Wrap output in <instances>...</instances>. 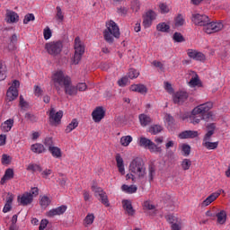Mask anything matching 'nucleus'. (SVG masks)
I'll return each instance as SVG.
<instances>
[{
  "instance_id": "f257e3e1",
  "label": "nucleus",
  "mask_w": 230,
  "mask_h": 230,
  "mask_svg": "<svg viewBox=\"0 0 230 230\" xmlns=\"http://www.w3.org/2000/svg\"><path fill=\"white\" fill-rule=\"evenodd\" d=\"M211 109H213L212 102H208L196 106L190 116V123L193 125H199L202 119L204 121H214L215 112L209 111Z\"/></svg>"
},
{
  "instance_id": "f03ea898",
  "label": "nucleus",
  "mask_w": 230,
  "mask_h": 230,
  "mask_svg": "<svg viewBox=\"0 0 230 230\" xmlns=\"http://www.w3.org/2000/svg\"><path fill=\"white\" fill-rule=\"evenodd\" d=\"M192 22L195 26H203V31L211 35V33H217L224 30V24L218 22H210L209 17L206 14L196 13L192 14Z\"/></svg>"
},
{
  "instance_id": "7ed1b4c3",
  "label": "nucleus",
  "mask_w": 230,
  "mask_h": 230,
  "mask_svg": "<svg viewBox=\"0 0 230 230\" xmlns=\"http://www.w3.org/2000/svg\"><path fill=\"white\" fill-rule=\"evenodd\" d=\"M51 82L58 94H62V89H64L68 84H71V77L64 74L62 70H58L52 75Z\"/></svg>"
},
{
  "instance_id": "20e7f679",
  "label": "nucleus",
  "mask_w": 230,
  "mask_h": 230,
  "mask_svg": "<svg viewBox=\"0 0 230 230\" xmlns=\"http://www.w3.org/2000/svg\"><path fill=\"white\" fill-rule=\"evenodd\" d=\"M120 36L119 27L114 21L106 22V29L103 31V39L110 46L114 42V39H119Z\"/></svg>"
},
{
  "instance_id": "39448f33",
  "label": "nucleus",
  "mask_w": 230,
  "mask_h": 230,
  "mask_svg": "<svg viewBox=\"0 0 230 230\" xmlns=\"http://www.w3.org/2000/svg\"><path fill=\"white\" fill-rule=\"evenodd\" d=\"M129 172L133 173L138 181L146 179V166L141 158H135L129 164Z\"/></svg>"
},
{
  "instance_id": "423d86ee",
  "label": "nucleus",
  "mask_w": 230,
  "mask_h": 230,
  "mask_svg": "<svg viewBox=\"0 0 230 230\" xmlns=\"http://www.w3.org/2000/svg\"><path fill=\"white\" fill-rule=\"evenodd\" d=\"M138 145L142 148H146L147 150H149V152H152L153 154H161V152H163V148H161V146H158L152 140L145 137H140Z\"/></svg>"
},
{
  "instance_id": "0eeeda50",
  "label": "nucleus",
  "mask_w": 230,
  "mask_h": 230,
  "mask_svg": "<svg viewBox=\"0 0 230 230\" xmlns=\"http://www.w3.org/2000/svg\"><path fill=\"white\" fill-rule=\"evenodd\" d=\"M39 195V188L33 187L30 192H25L21 196H18V202L21 206H29L33 202V197Z\"/></svg>"
},
{
  "instance_id": "6e6552de",
  "label": "nucleus",
  "mask_w": 230,
  "mask_h": 230,
  "mask_svg": "<svg viewBox=\"0 0 230 230\" xmlns=\"http://www.w3.org/2000/svg\"><path fill=\"white\" fill-rule=\"evenodd\" d=\"M64 48V45L62 44V41H50L45 44V49L49 55H51V57H57L62 53V49Z\"/></svg>"
},
{
  "instance_id": "1a4fd4ad",
  "label": "nucleus",
  "mask_w": 230,
  "mask_h": 230,
  "mask_svg": "<svg viewBox=\"0 0 230 230\" xmlns=\"http://www.w3.org/2000/svg\"><path fill=\"white\" fill-rule=\"evenodd\" d=\"M75 55H74V64H79L82 60V56L85 53V49L82 46V40H80V37H76L75 40Z\"/></svg>"
},
{
  "instance_id": "9d476101",
  "label": "nucleus",
  "mask_w": 230,
  "mask_h": 230,
  "mask_svg": "<svg viewBox=\"0 0 230 230\" xmlns=\"http://www.w3.org/2000/svg\"><path fill=\"white\" fill-rule=\"evenodd\" d=\"M62 116H64V111H59L57 112V111H55V108L51 107L49 113V119L50 125L54 127H57V125H59L62 119Z\"/></svg>"
},
{
  "instance_id": "9b49d317",
  "label": "nucleus",
  "mask_w": 230,
  "mask_h": 230,
  "mask_svg": "<svg viewBox=\"0 0 230 230\" xmlns=\"http://www.w3.org/2000/svg\"><path fill=\"white\" fill-rule=\"evenodd\" d=\"M155 17H157V14H155V12L152 10L147 11L146 14L143 16L144 28H150V26H152V22L155 21Z\"/></svg>"
},
{
  "instance_id": "f8f14e48",
  "label": "nucleus",
  "mask_w": 230,
  "mask_h": 230,
  "mask_svg": "<svg viewBox=\"0 0 230 230\" xmlns=\"http://www.w3.org/2000/svg\"><path fill=\"white\" fill-rule=\"evenodd\" d=\"M167 221L171 224V230H181L182 229V221L172 215L167 216Z\"/></svg>"
},
{
  "instance_id": "ddd939ff",
  "label": "nucleus",
  "mask_w": 230,
  "mask_h": 230,
  "mask_svg": "<svg viewBox=\"0 0 230 230\" xmlns=\"http://www.w3.org/2000/svg\"><path fill=\"white\" fill-rule=\"evenodd\" d=\"M187 55L190 58H192L193 60H197L198 62H205L206 61V55L202 52H199L195 49H188Z\"/></svg>"
},
{
  "instance_id": "4468645a",
  "label": "nucleus",
  "mask_w": 230,
  "mask_h": 230,
  "mask_svg": "<svg viewBox=\"0 0 230 230\" xmlns=\"http://www.w3.org/2000/svg\"><path fill=\"white\" fill-rule=\"evenodd\" d=\"M5 22L8 24H13L15 22H19V14L17 13L7 9L5 13Z\"/></svg>"
},
{
  "instance_id": "2eb2a0df",
  "label": "nucleus",
  "mask_w": 230,
  "mask_h": 230,
  "mask_svg": "<svg viewBox=\"0 0 230 230\" xmlns=\"http://www.w3.org/2000/svg\"><path fill=\"white\" fill-rule=\"evenodd\" d=\"M93 119L95 123H100L101 119L105 118V111H103V107H97L92 113Z\"/></svg>"
},
{
  "instance_id": "dca6fc26",
  "label": "nucleus",
  "mask_w": 230,
  "mask_h": 230,
  "mask_svg": "<svg viewBox=\"0 0 230 230\" xmlns=\"http://www.w3.org/2000/svg\"><path fill=\"white\" fill-rule=\"evenodd\" d=\"M66 209H67L66 206L58 207V208L50 209L49 212H47V217H49L51 218L53 217H57V215H64V213H66Z\"/></svg>"
},
{
  "instance_id": "f3484780",
  "label": "nucleus",
  "mask_w": 230,
  "mask_h": 230,
  "mask_svg": "<svg viewBox=\"0 0 230 230\" xmlns=\"http://www.w3.org/2000/svg\"><path fill=\"white\" fill-rule=\"evenodd\" d=\"M122 206L127 215H128L129 217H134V215H136V210L134 209V207H132V202L130 200L124 199L122 201Z\"/></svg>"
},
{
  "instance_id": "a211bd4d",
  "label": "nucleus",
  "mask_w": 230,
  "mask_h": 230,
  "mask_svg": "<svg viewBox=\"0 0 230 230\" xmlns=\"http://www.w3.org/2000/svg\"><path fill=\"white\" fill-rule=\"evenodd\" d=\"M180 139H193L199 137V131L185 130L179 134Z\"/></svg>"
},
{
  "instance_id": "6ab92c4d",
  "label": "nucleus",
  "mask_w": 230,
  "mask_h": 230,
  "mask_svg": "<svg viewBox=\"0 0 230 230\" xmlns=\"http://www.w3.org/2000/svg\"><path fill=\"white\" fill-rule=\"evenodd\" d=\"M220 193H224V190H220L219 192H213L212 194H210L203 202H202V206L206 207V206H209V204H211L212 202H215V200H217V199H218V197H220Z\"/></svg>"
},
{
  "instance_id": "aec40b11",
  "label": "nucleus",
  "mask_w": 230,
  "mask_h": 230,
  "mask_svg": "<svg viewBox=\"0 0 230 230\" xmlns=\"http://www.w3.org/2000/svg\"><path fill=\"white\" fill-rule=\"evenodd\" d=\"M188 93L186 92H177L173 97L174 103H182L188 100Z\"/></svg>"
},
{
  "instance_id": "412c9836",
  "label": "nucleus",
  "mask_w": 230,
  "mask_h": 230,
  "mask_svg": "<svg viewBox=\"0 0 230 230\" xmlns=\"http://www.w3.org/2000/svg\"><path fill=\"white\" fill-rule=\"evenodd\" d=\"M13 203V194L8 193L5 200V204L3 208V213H8L12 211V204Z\"/></svg>"
},
{
  "instance_id": "4be33fe9",
  "label": "nucleus",
  "mask_w": 230,
  "mask_h": 230,
  "mask_svg": "<svg viewBox=\"0 0 230 230\" xmlns=\"http://www.w3.org/2000/svg\"><path fill=\"white\" fill-rule=\"evenodd\" d=\"M130 91L133 93H139L140 94H146L148 93V88L145 84H133L130 86Z\"/></svg>"
},
{
  "instance_id": "5701e85b",
  "label": "nucleus",
  "mask_w": 230,
  "mask_h": 230,
  "mask_svg": "<svg viewBox=\"0 0 230 230\" xmlns=\"http://www.w3.org/2000/svg\"><path fill=\"white\" fill-rule=\"evenodd\" d=\"M8 102H13L19 96V91L14 86H11L6 93Z\"/></svg>"
},
{
  "instance_id": "b1692460",
  "label": "nucleus",
  "mask_w": 230,
  "mask_h": 230,
  "mask_svg": "<svg viewBox=\"0 0 230 230\" xmlns=\"http://www.w3.org/2000/svg\"><path fill=\"white\" fill-rule=\"evenodd\" d=\"M115 160H116L117 167L119 169V173H121V175H125V164L123 162V158L121 157V155L117 154L115 156Z\"/></svg>"
},
{
  "instance_id": "393cba45",
  "label": "nucleus",
  "mask_w": 230,
  "mask_h": 230,
  "mask_svg": "<svg viewBox=\"0 0 230 230\" xmlns=\"http://www.w3.org/2000/svg\"><path fill=\"white\" fill-rule=\"evenodd\" d=\"M31 150L34 154H44L46 152V147H44V145L36 143L31 146Z\"/></svg>"
},
{
  "instance_id": "a878e982",
  "label": "nucleus",
  "mask_w": 230,
  "mask_h": 230,
  "mask_svg": "<svg viewBox=\"0 0 230 230\" xmlns=\"http://www.w3.org/2000/svg\"><path fill=\"white\" fill-rule=\"evenodd\" d=\"M12 127H13V119H9L2 123L1 130L2 132H10L12 130Z\"/></svg>"
},
{
  "instance_id": "bb28decb",
  "label": "nucleus",
  "mask_w": 230,
  "mask_h": 230,
  "mask_svg": "<svg viewBox=\"0 0 230 230\" xmlns=\"http://www.w3.org/2000/svg\"><path fill=\"white\" fill-rule=\"evenodd\" d=\"M12 179H13V169L8 168L5 171L4 175L1 179L0 183L4 184L6 182V181H10Z\"/></svg>"
},
{
  "instance_id": "cd10ccee",
  "label": "nucleus",
  "mask_w": 230,
  "mask_h": 230,
  "mask_svg": "<svg viewBox=\"0 0 230 230\" xmlns=\"http://www.w3.org/2000/svg\"><path fill=\"white\" fill-rule=\"evenodd\" d=\"M138 119L142 127H146L152 123V119L146 114H140Z\"/></svg>"
},
{
  "instance_id": "c85d7f7f",
  "label": "nucleus",
  "mask_w": 230,
  "mask_h": 230,
  "mask_svg": "<svg viewBox=\"0 0 230 230\" xmlns=\"http://www.w3.org/2000/svg\"><path fill=\"white\" fill-rule=\"evenodd\" d=\"M216 217L217 218V224H220L221 226H224L227 220V213L226 210H221L217 214H216Z\"/></svg>"
},
{
  "instance_id": "c756f323",
  "label": "nucleus",
  "mask_w": 230,
  "mask_h": 230,
  "mask_svg": "<svg viewBox=\"0 0 230 230\" xmlns=\"http://www.w3.org/2000/svg\"><path fill=\"white\" fill-rule=\"evenodd\" d=\"M63 89H65L66 94H68L69 96H76L78 93L76 87L73 86L71 84H68Z\"/></svg>"
},
{
  "instance_id": "7c9ffc66",
  "label": "nucleus",
  "mask_w": 230,
  "mask_h": 230,
  "mask_svg": "<svg viewBox=\"0 0 230 230\" xmlns=\"http://www.w3.org/2000/svg\"><path fill=\"white\" fill-rule=\"evenodd\" d=\"M78 127V119H73L72 121L66 126L65 132L66 134H69L75 130Z\"/></svg>"
},
{
  "instance_id": "2f4dec72",
  "label": "nucleus",
  "mask_w": 230,
  "mask_h": 230,
  "mask_svg": "<svg viewBox=\"0 0 230 230\" xmlns=\"http://www.w3.org/2000/svg\"><path fill=\"white\" fill-rule=\"evenodd\" d=\"M121 190L122 191H125V193H129V194H132V193H136V191H137V187L136 185H127V184H123L121 186Z\"/></svg>"
},
{
  "instance_id": "473e14b6",
  "label": "nucleus",
  "mask_w": 230,
  "mask_h": 230,
  "mask_svg": "<svg viewBox=\"0 0 230 230\" xmlns=\"http://www.w3.org/2000/svg\"><path fill=\"white\" fill-rule=\"evenodd\" d=\"M156 30L162 33H168L170 31V25L166 24V22H160L156 25Z\"/></svg>"
},
{
  "instance_id": "72a5a7b5",
  "label": "nucleus",
  "mask_w": 230,
  "mask_h": 230,
  "mask_svg": "<svg viewBox=\"0 0 230 230\" xmlns=\"http://www.w3.org/2000/svg\"><path fill=\"white\" fill-rule=\"evenodd\" d=\"M202 146L207 148V150H217V148H218V142H203Z\"/></svg>"
},
{
  "instance_id": "f704fd0d",
  "label": "nucleus",
  "mask_w": 230,
  "mask_h": 230,
  "mask_svg": "<svg viewBox=\"0 0 230 230\" xmlns=\"http://www.w3.org/2000/svg\"><path fill=\"white\" fill-rule=\"evenodd\" d=\"M6 65L0 61V82L6 79Z\"/></svg>"
},
{
  "instance_id": "c9c22d12",
  "label": "nucleus",
  "mask_w": 230,
  "mask_h": 230,
  "mask_svg": "<svg viewBox=\"0 0 230 230\" xmlns=\"http://www.w3.org/2000/svg\"><path fill=\"white\" fill-rule=\"evenodd\" d=\"M40 204L43 209H46V208L51 204V199H49L48 196H42L40 200Z\"/></svg>"
},
{
  "instance_id": "e433bc0d",
  "label": "nucleus",
  "mask_w": 230,
  "mask_h": 230,
  "mask_svg": "<svg viewBox=\"0 0 230 230\" xmlns=\"http://www.w3.org/2000/svg\"><path fill=\"white\" fill-rule=\"evenodd\" d=\"M181 170H184V172L190 170L191 168V160L185 158L181 163Z\"/></svg>"
},
{
  "instance_id": "4c0bfd02",
  "label": "nucleus",
  "mask_w": 230,
  "mask_h": 230,
  "mask_svg": "<svg viewBox=\"0 0 230 230\" xmlns=\"http://www.w3.org/2000/svg\"><path fill=\"white\" fill-rule=\"evenodd\" d=\"M49 150L50 154H52L53 157H57L58 159L62 157V151H60V148L57 146H52V148Z\"/></svg>"
},
{
  "instance_id": "58836bf2",
  "label": "nucleus",
  "mask_w": 230,
  "mask_h": 230,
  "mask_svg": "<svg viewBox=\"0 0 230 230\" xmlns=\"http://www.w3.org/2000/svg\"><path fill=\"white\" fill-rule=\"evenodd\" d=\"M26 170L27 172H42V167L37 164H30Z\"/></svg>"
},
{
  "instance_id": "ea45409f",
  "label": "nucleus",
  "mask_w": 230,
  "mask_h": 230,
  "mask_svg": "<svg viewBox=\"0 0 230 230\" xmlns=\"http://www.w3.org/2000/svg\"><path fill=\"white\" fill-rule=\"evenodd\" d=\"M92 190L93 191L95 197H101L105 193V191H103V189L98 187V185L96 184H93L92 186Z\"/></svg>"
},
{
  "instance_id": "a19ab883",
  "label": "nucleus",
  "mask_w": 230,
  "mask_h": 230,
  "mask_svg": "<svg viewBox=\"0 0 230 230\" xmlns=\"http://www.w3.org/2000/svg\"><path fill=\"white\" fill-rule=\"evenodd\" d=\"M154 177H155V167L154 165H150L148 168L147 181L152 182V181H154Z\"/></svg>"
},
{
  "instance_id": "79ce46f5",
  "label": "nucleus",
  "mask_w": 230,
  "mask_h": 230,
  "mask_svg": "<svg viewBox=\"0 0 230 230\" xmlns=\"http://www.w3.org/2000/svg\"><path fill=\"white\" fill-rule=\"evenodd\" d=\"M132 143V137L125 136L120 138V145L122 146H128Z\"/></svg>"
},
{
  "instance_id": "37998d69",
  "label": "nucleus",
  "mask_w": 230,
  "mask_h": 230,
  "mask_svg": "<svg viewBox=\"0 0 230 230\" xmlns=\"http://www.w3.org/2000/svg\"><path fill=\"white\" fill-rule=\"evenodd\" d=\"M149 132L155 136V134L163 132V127H161L160 125H153L149 128Z\"/></svg>"
},
{
  "instance_id": "c03bdc74",
  "label": "nucleus",
  "mask_w": 230,
  "mask_h": 230,
  "mask_svg": "<svg viewBox=\"0 0 230 230\" xmlns=\"http://www.w3.org/2000/svg\"><path fill=\"white\" fill-rule=\"evenodd\" d=\"M181 152H182V155H184V157H188V155H190V154H191V146H190V145L183 144L181 146Z\"/></svg>"
},
{
  "instance_id": "a18cd8bd",
  "label": "nucleus",
  "mask_w": 230,
  "mask_h": 230,
  "mask_svg": "<svg viewBox=\"0 0 230 230\" xmlns=\"http://www.w3.org/2000/svg\"><path fill=\"white\" fill-rule=\"evenodd\" d=\"M56 10H57L56 19L59 22H62L64 21V13H62V8H60V6H57Z\"/></svg>"
},
{
  "instance_id": "49530a36",
  "label": "nucleus",
  "mask_w": 230,
  "mask_h": 230,
  "mask_svg": "<svg viewBox=\"0 0 230 230\" xmlns=\"http://www.w3.org/2000/svg\"><path fill=\"white\" fill-rule=\"evenodd\" d=\"M100 200L102 204H103L106 208H109L111 206V203H109V198L107 197V194L104 192L103 194H101Z\"/></svg>"
},
{
  "instance_id": "de8ad7c7",
  "label": "nucleus",
  "mask_w": 230,
  "mask_h": 230,
  "mask_svg": "<svg viewBox=\"0 0 230 230\" xmlns=\"http://www.w3.org/2000/svg\"><path fill=\"white\" fill-rule=\"evenodd\" d=\"M172 39L174 42H184L186 40L184 39V36L181 34V32H175L172 36Z\"/></svg>"
},
{
  "instance_id": "09e8293b",
  "label": "nucleus",
  "mask_w": 230,
  "mask_h": 230,
  "mask_svg": "<svg viewBox=\"0 0 230 230\" xmlns=\"http://www.w3.org/2000/svg\"><path fill=\"white\" fill-rule=\"evenodd\" d=\"M141 8V4L137 0H134L131 2V10L135 13L139 12V9Z\"/></svg>"
},
{
  "instance_id": "8fccbe9b",
  "label": "nucleus",
  "mask_w": 230,
  "mask_h": 230,
  "mask_svg": "<svg viewBox=\"0 0 230 230\" xmlns=\"http://www.w3.org/2000/svg\"><path fill=\"white\" fill-rule=\"evenodd\" d=\"M53 35V32H51V29L49 27H46L43 31V37L45 40H49Z\"/></svg>"
},
{
  "instance_id": "3c124183",
  "label": "nucleus",
  "mask_w": 230,
  "mask_h": 230,
  "mask_svg": "<svg viewBox=\"0 0 230 230\" xmlns=\"http://www.w3.org/2000/svg\"><path fill=\"white\" fill-rule=\"evenodd\" d=\"M20 107L21 109H23V111H25V109H29L30 104L24 101V97H22V95L20 96Z\"/></svg>"
},
{
  "instance_id": "603ef678",
  "label": "nucleus",
  "mask_w": 230,
  "mask_h": 230,
  "mask_svg": "<svg viewBox=\"0 0 230 230\" xmlns=\"http://www.w3.org/2000/svg\"><path fill=\"white\" fill-rule=\"evenodd\" d=\"M184 25V17L181 14H178L175 19V26H183Z\"/></svg>"
},
{
  "instance_id": "864d4df0",
  "label": "nucleus",
  "mask_w": 230,
  "mask_h": 230,
  "mask_svg": "<svg viewBox=\"0 0 230 230\" xmlns=\"http://www.w3.org/2000/svg\"><path fill=\"white\" fill-rule=\"evenodd\" d=\"M31 21H35V15L33 13H28L24 16L23 24H28Z\"/></svg>"
},
{
  "instance_id": "5fc2aeb1",
  "label": "nucleus",
  "mask_w": 230,
  "mask_h": 230,
  "mask_svg": "<svg viewBox=\"0 0 230 230\" xmlns=\"http://www.w3.org/2000/svg\"><path fill=\"white\" fill-rule=\"evenodd\" d=\"M93 222H94V215L93 214H88L86 216V217L84 218V223L87 226H91V224H93Z\"/></svg>"
},
{
  "instance_id": "6e6d98bb",
  "label": "nucleus",
  "mask_w": 230,
  "mask_h": 230,
  "mask_svg": "<svg viewBox=\"0 0 230 230\" xmlns=\"http://www.w3.org/2000/svg\"><path fill=\"white\" fill-rule=\"evenodd\" d=\"M137 76H139V72H137V70L131 68L129 69L128 72V77L133 80V78H137Z\"/></svg>"
},
{
  "instance_id": "4d7b16f0",
  "label": "nucleus",
  "mask_w": 230,
  "mask_h": 230,
  "mask_svg": "<svg viewBox=\"0 0 230 230\" xmlns=\"http://www.w3.org/2000/svg\"><path fill=\"white\" fill-rule=\"evenodd\" d=\"M45 146H48L49 150L53 147V137H46L44 140Z\"/></svg>"
},
{
  "instance_id": "13d9d810",
  "label": "nucleus",
  "mask_w": 230,
  "mask_h": 230,
  "mask_svg": "<svg viewBox=\"0 0 230 230\" xmlns=\"http://www.w3.org/2000/svg\"><path fill=\"white\" fill-rule=\"evenodd\" d=\"M10 163H12V157L8 155H3L2 164H10Z\"/></svg>"
},
{
  "instance_id": "bf43d9fd",
  "label": "nucleus",
  "mask_w": 230,
  "mask_h": 230,
  "mask_svg": "<svg viewBox=\"0 0 230 230\" xmlns=\"http://www.w3.org/2000/svg\"><path fill=\"white\" fill-rule=\"evenodd\" d=\"M199 75H196V77H192L190 79V81L189 82V85H190V87H196V85L199 84Z\"/></svg>"
},
{
  "instance_id": "052dcab7",
  "label": "nucleus",
  "mask_w": 230,
  "mask_h": 230,
  "mask_svg": "<svg viewBox=\"0 0 230 230\" xmlns=\"http://www.w3.org/2000/svg\"><path fill=\"white\" fill-rule=\"evenodd\" d=\"M75 89L80 92L87 91V84L85 83L77 84Z\"/></svg>"
},
{
  "instance_id": "680f3d73",
  "label": "nucleus",
  "mask_w": 230,
  "mask_h": 230,
  "mask_svg": "<svg viewBox=\"0 0 230 230\" xmlns=\"http://www.w3.org/2000/svg\"><path fill=\"white\" fill-rule=\"evenodd\" d=\"M207 130H208V132H212V134H215V130H217V124H215V123L208 124Z\"/></svg>"
},
{
  "instance_id": "e2e57ef3",
  "label": "nucleus",
  "mask_w": 230,
  "mask_h": 230,
  "mask_svg": "<svg viewBox=\"0 0 230 230\" xmlns=\"http://www.w3.org/2000/svg\"><path fill=\"white\" fill-rule=\"evenodd\" d=\"M25 118L26 119H28L29 121H31L32 123H36L37 121V117L31 113H26Z\"/></svg>"
},
{
  "instance_id": "0e129e2a",
  "label": "nucleus",
  "mask_w": 230,
  "mask_h": 230,
  "mask_svg": "<svg viewBox=\"0 0 230 230\" xmlns=\"http://www.w3.org/2000/svg\"><path fill=\"white\" fill-rule=\"evenodd\" d=\"M127 84H128V77H122L121 79H119L118 81V84L119 85V87H125V85H127Z\"/></svg>"
},
{
  "instance_id": "69168bd1",
  "label": "nucleus",
  "mask_w": 230,
  "mask_h": 230,
  "mask_svg": "<svg viewBox=\"0 0 230 230\" xmlns=\"http://www.w3.org/2000/svg\"><path fill=\"white\" fill-rule=\"evenodd\" d=\"M159 8L162 13H168L170 12V8L165 4H160Z\"/></svg>"
},
{
  "instance_id": "338daca9",
  "label": "nucleus",
  "mask_w": 230,
  "mask_h": 230,
  "mask_svg": "<svg viewBox=\"0 0 230 230\" xmlns=\"http://www.w3.org/2000/svg\"><path fill=\"white\" fill-rule=\"evenodd\" d=\"M48 224H49V221H48V219H42L40 221L39 230H44L46 227H48Z\"/></svg>"
},
{
  "instance_id": "774afa93",
  "label": "nucleus",
  "mask_w": 230,
  "mask_h": 230,
  "mask_svg": "<svg viewBox=\"0 0 230 230\" xmlns=\"http://www.w3.org/2000/svg\"><path fill=\"white\" fill-rule=\"evenodd\" d=\"M42 93H43V91H42V88H40V86H39V85H35L34 86V94H35V96H42Z\"/></svg>"
}]
</instances>
